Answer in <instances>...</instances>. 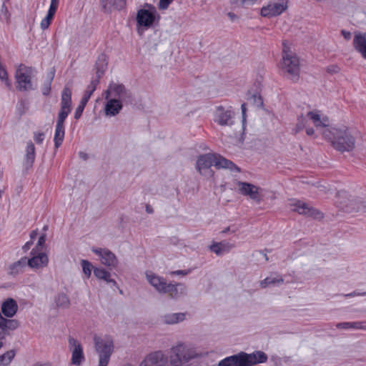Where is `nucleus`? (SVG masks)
Wrapping results in <instances>:
<instances>
[{
  "label": "nucleus",
  "mask_w": 366,
  "mask_h": 366,
  "mask_svg": "<svg viewBox=\"0 0 366 366\" xmlns=\"http://www.w3.org/2000/svg\"><path fill=\"white\" fill-rule=\"evenodd\" d=\"M267 360V355L262 351H256L248 354L240 352L221 360L218 366H252Z\"/></svg>",
  "instance_id": "nucleus-3"
},
{
  "label": "nucleus",
  "mask_w": 366,
  "mask_h": 366,
  "mask_svg": "<svg viewBox=\"0 0 366 366\" xmlns=\"http://www.w3.org/2000/svg\"><path fill=\"white\" fill-rule=\"evenodd\" d=\"M54 302L58 308L67 309L70 306L69 297L64 293H59L54 297Z\"/></svg>",
  "instance_id": "nucleus-35"
},
{
  "label": "nucleus",
  "mask_w": 366,
  "mask_h": 366,
  "mask_svg": "<svg viewBox=\"0 0 366 366\" xmlns=\"http://www.w3.org/2000/svg\"><path fill=\"white\" fill-rule=\"evenodd\" d=\"M282 69L287 78L296 81L300 76V60L292 51L284 49L282 60Z\"/></svg>",
  "instance_id": "nucleus-7"
},
{
  "label": "nucleus",
  "mask_w": 366,
  "mask_h": 366,
  "mask_svg": "<svg viewBox=\"0 0 366 366\" xmlns=\"http://www.w3.org/2000/svg\"><path fill=\"white\" fill-rule=\"evenodd\" d=\"M145 276L147 282L159 293L166 294V289L168 285L166 280L151 271H147Z\"/></svg>",
  "instance_id": "nucleus-19"
},
{
  "label": "nucleus",
  "mask_w": 366,
  "mask_h": 366,
  "mask_svg": "<svg viewBox=\"0 0 366 366\" xmlns=\"http://www.w3.org/2000/svg\"><path fill=\"white\" fill-rule=\"evenodd\" d=\"M68 342L71 352V363L76 366L81 365L85 360L81 344L79 340L71 337L69 338Z\"/></svg>",
  "instance_id": "nucleus-14"
},
{
  "label": "nucleus",
  "mask_w": 366,
  "mask_h": 366,
  "mask_svg": "<svg viewBox=\"0 0 366 366\" xmlns=\"http://www.w3.org/2000/svg\"><path fill=\"white\" fill-rule=\"evenodd\" d=\"M342 34L344 36V38L347 40H350L352 37V34L350 31L342 30Z\"/></svg>",
  "instance_id": "nucleus-49"
},
{
  "label": "nucleus",
  "mask_w": 366,
  "mask_h": 366,
  "mask_svg": "<svg viewBox=\"0 0 366 366\" xmlns=\"http://www.w3.org/2000/svg\"><path fill=\"white\" fill-rule=\"evenodd\" d=\"M228 230H229V228H227L226 229H224V230L223 231V232H228Z\"/></svg>",
  "instance_id": "nucleus-63"
},
{
  "label": "nucleus",
  "mask_w": 366,
  "mask_h": 366,
  "mask_svg": "<svg viewBox=\"0 0 366 366\" xmlns=\"http://www.w3.org/2000/svg\"><path fill=\"white\" fill-rule=\"evenodd\" d=\"M234 247V245L229 242H221L213 243L210 245L209 249L217 255L220 256L229 252Z\"/></svg>",
  "instance_id": "nucleus-29"
},
{
  "label": "nucleus",
  "mask_w": 366,
  "mask_h": 366,
  "mask_svg": "<svg viewBox=\"0 0 366 366\" xmlns=\"http://www.w3.org/2000/svg\"><path fill=\"white\" fill-rule=\"evenodd\" d=\"M79 155L81 159H83L84 160L87 159V158H88L87 154L82 152H79Z\"/></svg>",
  "instance_id": "nucleus-56"
},
{
  "label": "nucleus",
  "mask_w": 366,
  "mask_h": 366,
  "mask_svg": "<svg viewBox=\"0 0 366 366\" xmlns=\"http://www.w3.org/2000/svg\"><path fill=\"white\" fill-rule=\"evenodd\" d=\"M340 204H343L342 208L347 212L359 211L362 207V202L355 199H348L347 202H340Z\"/></svg>",
  "instance_id": "nucleus-34"
},
{
  "label": "nucleus",
  "mask_w": 366,
  "mask_h": 366,
  "mask_svg": "<svg viewBox=\"0 0 366 366\" xmlns=\"http://www.w3.org/2000/svg\"><path fill=\"white\" fill-rule=\"evenodd\" d=\"M307 119L306 117L301 116L298 118V122L297 123L294 131L295 133H297L302 131L304 128L306 127Z\"/></svg>",
  "instance_id": "nucleus-44"
},
{
  "label": "nucleus",
  "mask_w": 366,
  "mask_h": 366,
  "mask_svg": "<svg viewBox=\"0 0 366 366\" xmlns=\"http://www.w3.org/2000/svg\"><path fill=\"white\" fill-rule=\"evenodd\" d=\"M287 8L286 0H274L269 1L261 9V15L264 17L272 18L282 14Z\"/></svg>",
  "instance_id": "nucleus-11"
},
{
  "label": "nucleus",
  "mask_w": 366,
  "mask_h": 366,
  "mask_svg": "<svg viewBox=\"0 0 366 366\" xmlns=\"http://www.w3.org/2000/svg\"><path fill=\"white\" fill-rule=\"evenodd\" d=\"M307 117L312 121L314 125L317 127H325L329 125V119L327 117L322 115L318 111L309 112Z\"/></svg>",
  "instance_id": "nucleus-24"
},
{
  "label": "nucleus",
  "mask_w": 366,
  "mask_h": 366,
  "mask_svg": "<svg viewBox=\"0 0 366 366\" xmlns=\"http://www.w3.org/2000/svg\"><path fill=\"white\" fill-rule=\"evenodd\" d=\"M186 316L185 312L169 313L162 316L161 321L166 325H174L184 321Z\"/></svg>",
  "instance_id": "nucleus-28"
},
{
  "label": "nucleus",
  "mask_w": 366,
  "mask_h": 366,
  "mask_svg": "<svg viewBox=\"0 0 366 366\" xmlns=\"http://www.w3.org/2000/svg\"><path fill=\"white\" fill-rule=\"evenodd\" d=\"M81 265L82 267V270L84 274L86 275L87 278L90 277L92 274V269L94 270V267L90 262L86 259H82L81 261Z\"/></svg>",
  "instance_id": "nucleus-41"
},
{
  "label": "nucleus",
  "mask_w": 366,
  "mask_h": 366,
  "mask_svg": "<svg viewBox=\"0 0 366 366\" xmlns=\"http://www.w3.org/2000/svg\"><path fill=\"white\" fill-rule=\"evenodd\" d=\"M46 241V234H41L38 240L36 246L34 249H36V251H40L39 247H41Z\"/></svg>",
  "instance_id": "nucleus-46"
},
{
  "label": "nucleus",
  "mask_w": 366,
  "mask_h": 366,
  "mask_svg": "<svg viewBox=\"0 0 366 366\" xmlns=\"http://www.w3.org/2000/svg\"><path fill=\"white\" fill-rule=\"evenodd\" d=\"M146 212L149 214H151L153 212L152 208L149 205H147L146 207Z\"/></svg>",
  "instance_id": "nucleus-58"
},
{
  "label": "nucleus",
  "mask_w": 366,
  "mask_h": 366,
  "mask_svg": "<svg viewBox=\"0 0 366 366\" xmlns=\"http://www.w3.org/2000/svg\"><path fill=\"white\" fill-rule=\"evenodd\" d=\"M257 0H241L243 5H253Z\"/></svg>",
  "instance_id": "nucleus-50"
},
{
  "label": "nucleus",
  "mask_w": 366,
  "mask_h": 366,
  "mask_svg": "<svg viewBox=\"0 0 366 366\" xmlns=\"http://www.w3.org/2000/svg\"><path fill=\"white\" fill-rule=\"evenodd\" d=\"M327 71L331 74H336V73L339 72L340 68L336 65H332V66H328V68L327 69Z\"/></svg>",
  "instance_id": "nucleus-48"
},
{
  "label": "nucleus",
  "mask_w": 366,
  "mask_h": 366,
  "mask_svg": "<svg viewBox=\"0 0 366 366\" xmlns=\"http://www.w3.org/2000/svg\"><path fill=\"white\" fill-rule=\"evenodd\" d=\"M168 293L172 298H178L187 293V288L184 285L179 283H168L166 289V294Z\"/></svg>",
  "instance_id": "nucleus-26"
},
{
  "label": "nucleus",
  "mask_w": 366,
  "mask_h": 366,
  "mask_svg": "<svg viewBox=\"0 0 366 366\" xmlns=\"http://www.w3.org/2000/svg\"><path fill=\"white\" fill-rule=\"evenodd\" d=\"M154 11L145 9H141L137 12V21L139 26L149 27L152 25L155 19Z\"/></svg>",
  "instance_id": "nucleus-20"
},
{
  "label": "nucleus",
  "mask_w": 366,
  "mask_h": 366,
  "mask_svg": "<svg viewBox=\"0 0 366 366\" xmlns=\"http://www.w3.org/2000/svg\"><path fill=\"white\" fill-rule=\"evenodd\" d=\"M354 48L366 59V32L356 33L353 39Z\"/></svg>",
  "instance_id": "nucleus-23"
},
{
  "label": "nucleus",
  "mask_w": 366,
  "mask_h": 366,
  "mask_svg": "<svg viewBox=\"0 0 366 366\" xmlns=\"http://www.w3.org/2000/svg\"><path fill=\"white\" fill-rule=\"evenodd\" d=\"M2 346H3V343H2V342L0 341V349L2 347Z\"/></svg>",
  "instance_id": "nucleus-62"
},
{
  "label": "nucleus",
  "mask_w": 366,
  "mask_h": 366,
  "mask_svg": "<svg viewBox=\"0 0 366 366\" xmlns=\"http://www.w3.org/2000/svg\"><path fill=\"white\" fill-rule=\"evenodd\" d=\"M337 328L340 330H366V322H340L336 325Z\"/></svg>",
  "instance_id": "nucleus-32"
},
{
  "label": "nucleus",
  "mask_w": 366,
  "mask_h": 366,
  "mask_svg": "<svg viewBox=\"0 0 366 366\" xmlns=\"http://www.w3.org/2000/svg\"><path fill=\"white\" fill-rule=\"evenodd\" d=\"M283 282V278L280 275H277V277H269L265 278L264 280L260 281L259 285L262 288H265L270 285H280Z\"/></svg>",
  "instance_id": "nucleus-37"
},
{
  "label": "nucleus",
  "mask_w": 366,
  "mask_h": 366,
  "mask_svg": "<svg viewBox=\"0 0 366 366\" xmlns=\"http://www.w3.org/2000/svg\"><path fill=\"white\" fill-rule=\"evenodd\" d=\"M0 321L1 324L3 325V335H4L6 329L14 330L16 329L18 325V321L15 320H7L4 318L0 313Z\"/></svg>",
  "instance_id": "nucleus-38"
},
{
  "label": "nucleus",
  "mask_w": 366,
  "mask_h": 366,
  "mask_svg": "<svg viewBox=\"0 0 366 366\" xmlns=\"http://www.w3.org/2000/svg\"><path fill=\"white\" fill-rule=\"evenodd\" d=\"M60 0H51L50 6L49 8L46 16L41 21V28L44 30L46 29L54 18V16L57 10Z\"/></svg>",
  "instance_id": "nucleus-22"
},
{
  "label": "nucleus",
  "mask_w": 366,
  "mask_h": 366,
  "mask_svg": "<svg viewBox=\"0 0 366 366\" xmlns=\"http://www.w3.org/2000/svg\"><path fill=\"white\" fill-rule=\"evenodd\" d=\"M34 74V70L31 67L20 65L16 71V88L19 91H28L33 89L31 77Z\"/></svg>",
  "instance_id": "nucleus-8"
},
{
  "label": "nucleus",
  "mask_w": 366,
  "mask_h": 366,
  "mask_svg": "<svg viewBox=\"0 0 366 366\" xmlns=\"http://www.w3.org/2000/svg\"><path fill=\"white\" fill-rule=\"evenodd\" d=\"M126 4V0H102V4L105 9H122Z\"/></svg>",
  "instance_id": "nucleus-36"
},
{
  "label": "nucleus",
  "mask_w": 366,
  "mask_h": 366,
  "mask_svg": "<svg viewBox=\"0 0 366 366\" xmlns=\"http://www.w3.org/2000/svg\"><path fill=\"white\" fill-rule=\"evenodd\" d=\"M0 79L4 82L6 86L11 89L12 84L11 81L8 78V74L6 69L0 65Z\"/></svg>",
  "instance_id": "nucleus-43"
},
{
  "label": "nucleus",
  "mask_w": 366,
  "mask_h": 366,
  "mask_svg": "<svg viewBox=\"0 0 366 366\" xmlns=\"http://www.w3.org/2000/svg\"><path fill=\"white\" fill-rule=\"evenodd\" d=\"M228 16L231 18V19H234L235 17V14H233V13H228Z\"/></svg>",
  "instance_id": "nucleus-59"
},
{
  "label": "nucleus",
  "mask_w": 366,
  "mask_h": 366,
  "mask_svg": "<svg viewBox=\"0 0 366 366\" xmlns=\"http://www.w3.org/2000/svg\"><path fill=\"white\" fill-rule=\"evenodd\" d=\"M33 244V241H29V242H27L22 247V249L26 252L27 250H29L31 246V244Z\"/></svg>",
  "instance_id": "nucleus-51"
},
{
  "label": "nucleus",
  "mask_w": 366,
  "mask_h": 366,
  "mask_svg": "<svg viewBox=\"0 0 366 366\" xmlns=\"http://www.w3.org/2000/svg\"><path fill=\"white\" fill-rule=\"evenodd\" d=\"M36 235H37V231L34 230L31 232L30 237H31V241L36 238Z\"/></svg>",
  "instance_id": "nucleus-55"
},
{
  "label": "nucleus",
  "mask_w": 366,
  "mask_h": 366,
  "mask_svg": "<svg viewBox=\"0 0 366 366\" xmlns=\"http://www.w3.org/2000/svg\"><path fill=\"white\" fill-rule=\"evenodd\" d=\"M291 209L298 212L300 214L308 215L316 219L323 217L322 214L317 209L310 207L307 204L300 200H294L290 204Z\"/></svg>",
  "instance_id": "nucleus-17"
},
{
  "label": "nucleus",
  "mask_w": 366,
  "mask_h": 366,
  "mask_svg": "<svg viewBox=\"0 0 366 366\" xmlns=\"http://www.w3.org/2000/svg\"><path fill=\"white\" fill-rule=\"evenodd\" d=\"M139 366H172V365L166 355L162 351H157L147 355Z\"/></svg>",
  "instance_id": "nucleus-13"
},
{
  "label": "nucleus",
  "mask_w": 366,
  "mask_h": 366,
  "mask_svg": "<svg viewBox=\"0 0 366 366\" xmlns=\"http://www.w3.org/2000/svg\"><path fill=\"white\" fill-rule=\"evenodd\" d=\"M323 136L331 140L333 147L338 151L350 152L355 148V137L346 126L327 129L323 132Z\"/></svg>",
  "instance_id": "nucleus-2"
},
{
  "label": "nucleus",
  "mask_w": 366,
  "mask_h": 366,
  "mask_svg": "<svg viewBox=\"0 0 366 366\" xmlns=\"http://www.w3.org/2000/svg\"><path fill=\"white\" fill-rule=\"evenodd\" d=\"M360 294L359 293H357L355 292H351V293H349V294H347V295H345V297H355V296H357L359 295Z\"/></svg>",
  "instance_id": "nucleus-57"
},
{
  "label": "nucleus",
  "mask_w": 366,
  "mask_h": 366,
  "mask_svg": "<svg viewBox=\"0 0 366 366\" xmlns=\"http://www.w3.org/2000/svg\"><path fill=\"white\" fill-rule=\"evenodd\" d=\"M35 159V147L31 142L27 143L26 148L25 158L24 160V166L26 169L31 167Z\"/></svg>",
  "instance_id": "nucleus-30"
},
{
  "label": "nucleus",
  "mask_w": 366,
  "mask_h": 366,
  "mask_svg": "<svg viewBox=\"0 0 366 366\" xmlns=\"http://www.w3.org/2000/svg\"><path fill=\"white\" fill-rule=\"evenodd\" d=\"M234 188L242 195L249 197L257 203H260L262 200V189L254 184L237 181L234 183Z\"/></svg>",
  "instance_id": "nucleus-9"
},
{
  "label": "nucleus",
  "mask_w": 366,
  "mask_h": 366,
  "mask_svg": "<svg viewBox=\"0 0 366 366\" xmlns=\"http://www.w3.org/2000/svg\"><path fill=\"white\" fill-rule=\"evenodd\" d=\"M31 257H26L28 266L32 269H39L47 266L49 263L48 256L36 249H32L30 252Z\"/></svg>",
  "instance_id": "nucleus-15"
},
{
  "label": "nucleus",
  "mask_w": 366,
  "mask_h": 366,
  "mask_svg": "<svg viewBox=\"0 0 366 366\" xmlns=\"http://www.w3.org/2000/svg\"><path fill=\"white\" fill-rule=\"evenodd\" d=\"M65 119L57 118L55 134L54 137V146L57 149L59 148L64 138V123Z\"/></svg>",
  "instance_id": "nucleus-27"
},
{
  "label": "nucleus",
  "mask_w": 366,
  "mask_h": 366,
  "mask_svg": "<svg viewBox=\"0 0 366 366\" xmlns=\"http://www.w3.org/2000/svg\"><path fill=\"white\" fill-rule=\"evenodd\" d=\"M105 99H117L124 102L130 97V93L122 84H111L104 92Z\"/></svg>",
  "instance_id": "nucleus-16"
},
{
  "label": "nucleus",
  "mask_w": 366,
  "mask_h": 366,
  "mask_svg": "<svg viewBox=\"0 0 366 366\" xmlns=\"http://www.w3.org/2000/svg\"><path fill=\"white\" fill-rule=\"evenodd\" d=\"M106 68L107 64L105 63V60L99 59L97 63V76L95 79H92L90 84L88 85L79 106L76 107L74 116L75 119H79L81 117L86 104H87L93 92L95 91L96 87L99 82V79L104 74Z\"/></svg>",
  "instance_id": "nucleus-5"
},
{
  "label": "nucleus",
  "mask_w": 366,
  "mask_h": 366,
  "mask_svg": "<svg viewBox=\"0 0 366 366\" xmlns=\"http://www.w3.org/2000/svg\"><path fill=\"white\" fill-rule=\"evenodd\" d=\"M247 100L252 102L254 105L257 107H260L262 105L261 97L257 92L252 94L248 92L247 94Z\"/></svg>",
  "instance_id": "nucleus-40"
},
{
  "label": "nucleus",
  "mask_w": 366,
  "mask_h": 366,
  "mask_svg": "<svg viewBox=\"0 0 366 366\" xmlns=\"http://www.w3.org/2000/svg\"><path fill=\"white\" fill-rule=\"evenodd\" d=\"M28 266L26 257H21L18 261L11 264L9 267V273L12 275H17L22 273L26 267Z\"/></svg>",
  "instance_id": "nucleus-31"
},
{
  "label": "nucleus",
  "mask_w": 366,
  "mask_h": 366,
  "mask_svg": "<svg viewBox=\"0 0 366 366\" xmlns=\"http://www.w3.org/2000/svg\"><path fill=\"white\" fill-rule=\"evenodd\" d=\"M54 73L51 72L48 76L46 80L45 81L43 87H42V93L44 95H48L51 91V84L54 79Z\"/></svg>",
  "instance_id": "nucleus-42"
},
{
  "label": "nucleus",
  "mask_w": 366,
  "mask_h": 366,
  "mask_svg": "<svg viewBox=\"0 0 366 366\" xmlns=\"http://www.w3.org/2000/svg\"><path fill=\"white\" fill-rule=\"evenodd\" d=\"M234 112L231 107L219 106L214 114V121L222 127L232 126L234 123Z\"/></svg>",
  "instance_id": "nucleus-10"
},
{
  "label": "nucleus",
  "mask_w": 366,
  "mask_h": 366,
  "mask_svg": "<svg viewBox=\"0 0 366 366\" xmlns=\"http://www.w3.org/2000/svg\"><path fill=\"white\" fill-rule=\"evenodd\" d=\"M18 310V305L12 298L6 299L1 305V312L7 317H12Z\"/></svg>",
  "instance_id": "nucleus-25"
},
{
  "label": "nucleus",
  "mask_w": 366,
  "mask_h": 366,
  "mask_svg": "<svg viewBox=\"0 0 366 366\" xmlns=\"http://www.w3.org/2000/svg\"><path fill=\"white\" fill-rule=\"evenodd\" d=\"M107 102L104 107V112L107 116H115L122 109V102L117 99H107Z\"/></svg>",
  "instance_id": "nucleus-21"
},
{
  "label": "nucleus",
  "mask_w": 366,
  "mask_h": 366,
  "mask_svg": "<svg viewBox=\"0 0 366 366\" xmlns=\"http://www.w3.org/2000/svg\"><path fill=\"white\" fill-rule=\"evenodd\" d=\"M241 109H242L243 120H244L245 119V114H246V104L244 103L242 104Z\"/></svg>",
  "instance_id": "nucleus-52"
},
{
  "label": "nucleus",
  "mask_w": 366,
  "mask_h": 366,
  "mask_svg": "<svg viewBox=\"0 0 366 366\" xmlns=\"http://www.w3.org/2000/svg\"><path fill=\"white\" fill-rule=\"evenodd\" d=\"M94 274L99 280H102L107 283H112L114 285H117L115 280L111 278V274L104 268L95 267L94 269Z\"/></svg>",
  "instance_id": "nucleus-33"
},
{
  "label": "nucleus",
  "mask_w": 366,
  "mask_h": 366,
  "mask_svg": "<svg viewBox=\"0 0 366 366\" xmlns=\"http://www.w3.org/2000/svg\"><path fill=\"white\" fill-rule=\"evenodd\" d=\"M172 1L173 0H159V9L162 10L167 9Z\"/></svg>",
  "instance_id": "nucleus-45"
},
{
  "label": "nucleus",
  "mask_w": 366,
  "mask_h": 366,
  "mask_svg": "<svg viewBox=\"0 0 366 366\" xmlns=\"http://www.w3.org/2000/svg\"><path fill=\"white\" fill-rule=\"evenodd\" d=\"M189 272L185 270H177L173 272V274H182V275H187Z\"/></svg>",
  "instance_id": "nucleus-53"
},
{
  "label": "nucleus",
  "mask_w": 366,
  "mask_h": 366,
  "mask_svg": "<svg viewBox=\"0 0 366 366\" xmlns=\"http://www.w3.org/2000/svg\"><path fill=\"white\" fill-rule=\"evenodd\" d=\"M92 251L97 254L101 263L109 269H114L119 264L116 254L107 248H92Z\"/></svg>",
  "instance_id": "nucleus-12"
},
{
  "label": "nucleus",
  "mask_w": 366,
  "mask_h": 366,
  "mask_svg": "<svg viewBox=\"0 0 366 366\" xmlns=\"http://www.w3.org/2000/svg\"><path fill=\"white\" fill-rule=\"evenodd\" d=\"M34 366H49V364H37V365H35Z\"/></svg>",
  "instance_id": "nucleus-60"
},
{
  "label": "nucleus",
  "mask_w": 366,
  "mask_h": 366,
  "mask_svg": "<svg viewBox=\"0 0 366 366\" xmlns=\"http://www.w3.org/2000/svg\"><path fill=\"white\" fill-rule=\"evenodd\" d=\"M60 105L57 118L66 119L71 110V90L67 86H65L61 92Z\"/></svg>",
  "instance_id": "nucleus-18"
},
{
  "label": "nucleus",
  "mask_w": 366,
  "mask_h": 366,
  "mask_svg": "<svg viewBox=\"0 0 366 366\" xmlns=\"http://www.w3.org/2000/svg\"><path fill=\"white\" fill-rule=\"evenodd\" d=\"M1 11H7L6 6L4 5L2 6V8L1 9Z\"/></svg>",
  "instance_id": "nucleus-61"
},
{
  "label": "nucleus",
  "mask_w": 366,
  "mask_h": 366,
  "mask_svg": "<svg viewBox=\"0 0 366 366\" xmlns=\"http://www.w3.org/2000/svg\"><path fill=\"white\" fill-rule=\"evenodd\" d=\"M212 165L217 169H228L230 171L239 172V169L232 162L217 154H203L197 160V169L202 175L207 177L214 176V172L210 169Z\"/></svg>",
  "instance_id": "nucleus-1"
},
{
  "label": "nucleus",
  "mask_w": 366,
  "mask_h": 366,
  "mask_svg": "<svg viewBox=\"0 0 366 366\" xmlns=\"http://www.w3.org/2000/svg\"><path fill=\"white\" fill-rule=\"evenodd\" d=\"M15 357L14 350H9L0 355V366H8Z\"/></svg>",
  "instance_id": "nucleus-39"
},
{
  "label": "nucleus",
  "mask_w": 366,
  "mask_h": 366,
  "mask_svg": "<svg viewBox=\"0 0 366 366\" xmlns=\"http://www.w3.org/2000/svg\"><path fill=\"white\" fill-rule=\"evenodd\" d=\"M94 342L95 350L99 355L98 366H107L114 352V342L111 337L94 335Z\"/></svg>",
  "instance_id": "nucleus-6"
},
{
  "label": "nucleus",
  "mask_w": 366,
  "mask_h": 366,
  "mask_svg": "<svg viewBox=\"0 0 366 366\" xmlns=\"http://www.w3.org/2000/svg\"><path fill=\"white\" fill-rule=\"evenodd\" d=\"M34 138L37 144H41L44 139V134L42 132L35 133Z\"/></svg>",
  "instance_id": "nucleus-47"
},
{
  "label": "nucleus",
  "mask_w": 366,
  "mask_h": 366,
  "mask_svg": "<svg viewBox=\"0 0 366 366\" xmlns=\"http://www.w3.org/2000/svg\"><path fill=\"white\" fill-rule=\"evenodd\" d=\"M306 133L309 136H312L315 134V131L312 128H307L306 129Z\"/></svg>",
  "instance_id": "nucleus-54"
},
{
  "label": "nucleus",
  "mask_w": 366,
  "mask_h": 366,
  "mask_svg": "<svg viewBox=\"0 0 366 366\" xmlns=\"http://www.w3.org/2000/svg\"><path fill=\"white\" fill-rule=\"evenodd\" d=\"M172 355L170 357L172 366H184V363L199 356L196 349L184 342H179L171 348Z\"/></svg>",
  "instance_id": "nucleus-4"
}]
</instances>
